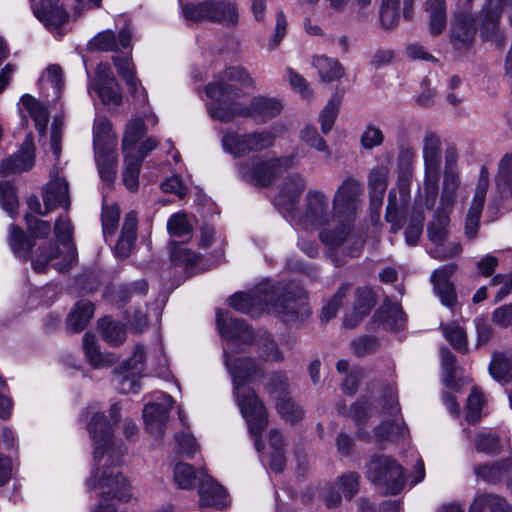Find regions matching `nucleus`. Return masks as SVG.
Instances as JSON below:
<instances>
[{
  "label": "nucleus",
  "instance_id": "nucleus-47",
  "mask_svg": "<svg viewBox=\"0 0 512 512\" xmlns=\"http://www.w3.org/2000/svg\"><path fill=\"white\" fill-rule=\"evenodd\" d=\"M95 91L104 105L116 107L122 103V94L116 79H110L107 83L95 84Z\"/></svg>",
  "mask_w": 512,
  "mask_h": 512
},
{
  "label": "nucleus",
  "instance_id": "nucleus-9",
  "mask_svg": "<svg viewBox=\"0 0 512 512\" xmlns=\"http://www.w3.org/2000/svg\"><path fill=\"white\" fill-rule=\"evenodd\" d=\"M367 477L392 495L399 493L404 486L402 467L388 456L373 457L368 464Z\"/></svg>",
  "mask_w": 512,
  "mask_h": 512
},
{
  "label": "nucleus",
  "instance_id": "nucleus-3",
  "mask_svg": "<svg viewBox=\"0 0 512 512\" xmlns=\"http://www.w3.org/2000/svg\"><path fill=\"white\" fill-rule=\"evenodd\" d=\"M252 83V78L242 68L233 67L221 72L205 87V94L210 99L207 104L210 117L223 123L232 122L237 117H251L264 123L280 114L283 106L277 99L255 97L248 106L239 102L240 87Z\"/></svg>",
  "mask_w": 512,
  "mask_h": 512
},
{
  "label": "nucleus",
  "instance_id": "nucleus-29",
  "mask_svg": "<svg viewBox=\"0 0 512 512\" xmlns=\"http://www.w3.org/2000/svg\"><path fill=\"white\" fill-rule=\"evenodd\" d=\"M512 6V0H488L483 9L482 30L486 36L494 35L498 29L501 14Z\"/></svg>",
  "mask_w": 512,
  "mask_h": 512
},
{
  "label": "nucleus",
  "instance_id": "nucleus-21",
  "mask_svg": "<svg viewBox=\"0 0 512 512\" xmlns=\"http://www.w3.org/2000/svg\"><path fill=\"white\" fill-rule=\"evenodd\" d=\"M33 13L49 30H57L68 20V14L58 0H43L39 7L32 5Z\"/></svg>",
  "mask_w": 512,
  "mask_h": 512
},
{
  "label": "nucleus",
  "instance_id": "nucleus-55",
  "mask_svg": "<svg viewBox=\"0 0 512 512\" xmlns=\"http://www.w3.org/2000/svg\"><path fill=\"white\" fill-rule=\"evenodd\" d=\"M376 301L374 293L370 288L363 287L356 290V300L354 304L355 313L360 317L366 316L374 307Z\"/></svg>",
  "mask_w": 512,
  "mask_h": 512
},
{
  "label": "nucleus",
  "instance_id": "nucleus-24",
  "mask_svg": "<svg viewBox=\"0 0 512 512\" xmlns=\"http://www.w3.org/2000/svg\"><path fill=\"white\" fill-rule=\"evenodd\" d=\"M132 39V31L124 28L118 34L107 30L97 34L91 41L90 46L99 51H119L121 48H128Z\"/></svg>",
  "mask_w": 512,
  "mask_h": 512
},
{
  "label": "nucleus",
  "instance_id": "nucleus-4",
  "mask_svg": "<svg viewBox=\"0 0 512 512\" xmlns=\"http://www.w3.org/2000/svg\"><path fill=\"white\" fill-rule=\"evenodd\" d=\"M229 303L235 310L252 317L263 310L276 313L284 322L301 320L310 313L305 292L294 284L261 283L251 294L235 293Z\"/></svg>",
  "mask_w": 512,
  "mask_h": 512
},
{
  "label": "nucleus",
  "instance_id": "nucleus-52",
  "mask_svg": "<svg viewBox=\"0 0 512 512\" xmlns=\"http://www.w3.org/2000/svg\"><path fill=\"white\" fill-rule=\"evenodd\" d=\"M278 131V126H273L271 130H262L249 133L251 144V153L259 152L261 150L270 148L275 141V134Z\"/></svg>",
  "mask_w": 512,
  "mask_h": 512
},
{
  "label": "nucleus",
  "instance_id": "nucleus-13",
  "mask_svg": "<svg viewBox=\"0 0 512 512\" xmlns=\"http://www.w3.org/2000/svg\"><path fill=\"white\" fill-rule=\"evenodd\" d=\"M288 379L285 374L273 373L266 385L267 392L276 400V409L286 421L297 422L303 417V410L287 397Z\"/></svg>",
  "mask_w": 512,
  "mask_h": 512
},
{
  "label": "nucleus",
  "instance_id": "nucleus-39",
  "mask_svg": "<svg viewBox=\"0 0 512 512\" xmlns=\"http://www.w3.org/2000/svg\"><path fill=\"white\" fill-rule=\"evenodd\" d=\"M98 330L102 338L110 345H120L126 339L125 326L108 317L99 320Z\"/></svg>",
  "mask_w": 512,
  "mask_h": 512
},
{
  "label": "nucleus",
  "instance_id": "nucleus-56",
  "mask_svg": "<svg viewBox=\"0 0 512 512\" xmlns=\"http://www.w3.org/2000/svg\"><path fill=\"white\" fill-rule=\"evenodd\" d=\"M184 243L171 244V260L176 265L185 267L194 266L199 260V256L192 250L186 248Z\"/></svg>",
  "mask_w": 512,
  "mask_h": 512
},
{
  "label": "nucleus",
  "instance_id": "nucleus-64",
  "mask_svg": "<svg viewBox=\"0 0 512 512\" xmlns=\"http://www.w3.org/2000/svg\"><path fill=\"white\" fill-rule=\"evenodd\" d=\"M502 503L497 495L483 494L474 499L470 505L469 512H494L492 508Z\"/></svg>",
  "mask_w": 512,
  "mask_h": 512
},
{
  "label": "nucleus",
  "instance_id": "nucleus-26",
  "mask_svg": "<svg viewBox=\"0 0 512 512\" xmlns=\"http://www.w3.org/2000/svg\"><path fill=\"white\" fill-rule=\"evenodd\" d=\"M490 376L505 385L512 381V350L495 351L488 366Z\"/></svg>",
  "mask_w": 512,
  "mask_h": 512
},
{
  "label": "nucleus",
  "instance_id": "nucleus-10",
  "mask_svg": "<svg viewBox=\"0 0 512 512\" xmlns=\"http://www.w3.org/2000/svg\"><path fill=\"white\" fill-rule=\"evenodd\" d=\"M297 224H301L304 228L309 227H322L329 225L331 222L335 229L333 222V214L331 215L329 209L328 196L321 190L310 189L305 196V209L301 214L296 210L295 217H292ZM330 229V227H328Z\"/></svg>",
  "mask_w": 512,
  "mask_h": 512
},
{
  "label": "nucleus",
  "instance_id": "nucleus-44",
  "mask_svg": "<svg viewBox=\"0 0 512 512\" xmlns=\"http://www.w3.org/2000/svg\"><path fill=\"white\" fill-rule=\"evenodd\" d=\"M141 157H133V154H124L123 183L130 191H136L139 186V173Z\"/></svg>",
  "mask_w": 512,
  "mask_h": 512
},
{
  "label": "nucleus",
  "instance_id": "nucleus-60",
  "mask_svg": "<svg viewBox=\"0 0 512 512\" xmlns=\"http://www.w3.org/2000/svg\"><path fill=\"white\" fill-rule=\"evenodd\" d=\"M475 447L479 452L497 454L500 451V441L495 434L479 433L475 439Z\"/></svg>",
  "mask_w": 512,
  "mask_h": 512
},
{
  "label": "nucleus",
  "instance_id": "nucleus-43",
  "mask_svg": "<svg viewBox=\"0 0 512 512\" xmlns=\"http://www.w3.org/2000/svg\"><path fill=\"white\" fill-rule=\"evenodd\" d=\"M379 321L388 329L398 330L405 324V314L397 304L381 307L377 313Z\"/></svg>",
  "mask_w": 512,
  "mask_h": 512
},
{
  "label": "nucleus",
  "instance_id": "nucleus-23",
  "mask_svg": "<svg viewBox=\"0 0 512 512\" xmlns=\"http://www.w3.org/2000/svg\"><path fill=\"white\" fill-rule=\"evenodd\" d=\"M43 201L46 211H51L57 207L67 209L70 206V199L66 180L58 176L52 177L44 189Z\"/></svg>",
  "mask_w": 512,
  "mask_h": 512
},
{
  "label": "nucleus",
  "instance_id": "nucleus-53",
  "mask_svg": "<svg viewBox=\"0 0 512 512\" xmlns=\"http://www.w3.org/2000/svg\"><path fill=\"white\" fill-rule=\"evenodd\" d=\"M120 216L119 206L113 204L105 206L102 211V230L106 241L108 237L113 236L118 227Z\"/></svg>",
  "mask_w": 512,
  "mask_h": 512
},
{
  "label": "nucleus",
  "instance_id": "nucleus-8",
  "mask_svg": "<svg viewBox=\"0 0 512 512\" xmlns=\"http://www.w3.org/2000/svg\"><path fill=\"white\" fill-rule=\"evenodd\" d=\"M295 154L272 158L245 161L238 165V173L242 179L261 186H267L284 170L292 167Z\"/></svg>",
  "mask_w": 512,
  "mask_h": 512
},
{
  "label": "nucleus",
  "instance_id": "nucleus-14",
  "mask_svg": "<svg viewBox=\"0 0 512 512\" xmlns=\"http://www.w3.org/2000/svg\"><path fill=\"white\" fill-rule=\"evenodd\" d=\"M306 187V181L300 174L285 178L274 199L275 206L281 211L295 217L299 198Z\"/></svg>",
  "mask_w": 512,
  "mask_h": 512
},
{
  "label": "nucleus",
  "instance_id": "nucleus-12",
  "mask_svg": "<svg viewBox=\"0 0 512 512\" xmlns=\"http://www.w3.org/2000/svg\"><path fill=\"white\" fill-rule=\"evenodd\" d=\"M145 359L144 347L137 344L133 349L132 356L115 371L113 382L121 393L138 391L139 380L144 372Z\"/></svg>",
  "mask_w": 512,
  "mask_h": 512
},
{
  "label": "nucleus",
  "instance_id": "nucleus-42",
  "mask_svg": "<svg viewBox=\"0 0 512 512\" xmlns=\"http://www.w3.org/2000/svg\"><path fill=\"white\" fill-rule=\"evenodd\" d=\"M313 65L318 70L323 81L331 82L341 78L344 74L339 62L325 56H317L313 59Z\"/></svg>",
  "mask_w": 512,
  "mask_h": 512
},
{
  "label": "nucleus",
  "instance_id": "nucleus-41",
  "mask_svg": "<svg viewBox=\"0 0 512 512\" xmlns=\"http://www.w3.org/2000/svg\"><path fill=\"white\" fill-rule=\"evenodd\" d=\"M147 132L145 123L142 119H132L126 127L123 139L122 150L124 154H133L136 150V144Z\"/></svg>",
  "mask_w": 512,
  "mask_h": 512
},
{
  "label": "nucleus",
  "instance_id": "nucleus-61",
  "mask_svg": "<svg viewBox=\"0 0 512 512\" xmlns=\"http://www.w3.org/2000/svg\"><path fill=\"white\" fill-rule=\"evenodd\" d=\"M483 403L484 396L482 392L473 388L467 399V420L469 422L474 423L480 419Z\"/></svg>",
  "mask_w": 512,
  "mask_h": 512
},
{
  "label": "nucleus",
  "instance_id": "nucleus-19",
  "mask_svg": "<svg viewBox=\"0 0 512 512\" xmlns=\"http://www.w3.org/2000/svg\"><path fill=\"white\" fill-rule=\"evenodd\" d=\"M34 159V143L32 136L29 134L24 140L20 151L1 163L0 173L6 176L27 171L34 165Z\"/></svg>",
  "mask_w": 512,
  "mask_h": 512
},
{
  "label": "nucleus",
  "instance_id": "nucleus-33",
  "mask_svg": "<svg viewBox=\"0 0 512 512\" xmlns=\"http://www.w3.org/2000/svg\"><path fill=\"white\" fill-rule=\"evenodd\" d=\"M495 184L502 197H512V153H506L498 162Z\"/></svg>",
  "mask_w": 512,
  "mask_h": 512
},
{
  "label": "nucleus",
  "instance_id": "nucleus-16",
  "mask_svg": "<svg viewBox=\"0 0 512 512\" xmlns=\"http://www.w3.org/2000/svg\"><path fill=\"white\" fill-rule=\"evenodd\" d=\"M456 269L457 265L451 263L436 269L431 275L434 293L441 303L449 308H453L457 304L455 287L450 280Z\"/></svg>",
  "mask_w": 512,
  "mask_h": 512
},
{
  "label": "nucleus",
  "instance_id": "nucleus-62",
  "mask_svg": "<svg viewBox=\"0 0 512 512\" xmlns=\"http://www.w3.org/2000/svg\"><path fill=\"white\" fill-rule=\"evenodd\" d=\"M350 289V285L343 284L340 286L333 298L323 307L321 317L324 321L333 318L342 304L343 298Z\"/></svg>",
  "mask_w": 512,
  "mask_h": 512
},
{
  "label": "nucleus",
  "instance_id": "nucleus-38",
  "mask_svg": "<svg viewBox=\"0 0 512 512\" xmlns=\"http://www.w3.org/2000/svg\"><path fill=\"white\" fill-rule=\"evenodd\" d=\"M167 230L171 236V244L185 243L191 238V225L183 213L173 214L167 222Z\"/></svg>",
  "mask_w": 512,
  "mask_h": 512
},
{
  "label": "nucleus",
  "instance_id": "nucleus-31",
  "mask_svg": "<svg viewBox=\"0 0 512 512\" xmlns=\"http://www.w3.org/2000/svg\"><path fill=\"white\" fill-rule=\"evenodd\" d=\"M95 151V161L103 181L110 184L116 177L117 153L116 148H104Z\"/></svg>",
  "mask_w": 512,
  "mask_h": 512
},
{
  "label": "nucleus",
  "instance_id": "nucleus-5",
  "mask_svg": "<svg viewBox=\"0 0 512 512\" xmlns=\"http://www.w3.org/2000/svg\"><path fill=\"white\" fill-rule=\"evenodd\" d=\"M363 187L359 180L347 177L337 188L333 197V222L335 229L323 228L319 233L321 242L329 247L343 244L347 246L350 256L359 255L364 241L353 230V221L359 209Z\"/></svg>",
  "mask_w": 512,
  "mask_h": 512
},
{
  "label": "nucleus",
  "instance_id": "nucleus-50",
  "mask_svg": "<svg viewBox=\"0 0 512 512\" xmlns=\"http://www.w3.org/2000/svg\"><path fill=\"white\" fill-rule=\"evenodd\" d=\"M113 63L117 68L118 74L125 80L129 90L135 96L138 93V80L134 76V66L128 57H113Z\"/></svg>",
  "mask_w": 512,
  "mask_h": 512
},
{
  "label": "nucleus",
  "instance_id": "nucleus-35",
  "mask_svg": "<svg viewBox=\"0 0 512 512\" xmlns=\"http://www.w3.org/2000/svg\"><path fill=\"white\" fill-rule=\"evenodd\" d=\"M21 104L35 122L40 135H44L49 121V112L46 107L29 94L21 97Z\"/></svg>",
  "mask_w": 512,
  "mask_h": 512
},
{
  "label": "nucleus",
  "instance_id": "nucleus-45",
  "mask_svg": "<svg viewBox=\"0 0 512 512\" xmlns=\"http://www.w3.org/2000/svg\"><path fill=\"white\" fill-rule=\"evenodd\" d=\"M201 470L196 471L190 464L179 462L175 465L173 479L179 489H191L196 481L199 482Z\"/></svg>",
  "mask_w": 512,
  "mask_h": 512
},
{
  "label": "nucleus",
  "instance_id": "nucleus-30",
  "mask_svg": "<svg viewBox=\"0 0 512 512\" xmlns=\"http://www.w3.org/2000/svg\"><path fill=\"white\" fill-rule=\"evenodd\" d=\"M416 158V151L411 146L400 147L397 162L401 173L398 178V184L400 192L404 197L408 196V186L412 177V165Z\"/></svg>",
  "mask_w": 512,
  "mask_h": 512
},
{
  "label": "nucleus",
  "instance_id": "nucleus-1",
  "mask_svg": "<svg viewBox=\"0 0 512 512\" xmlns=\"http://www.w3.org/2000/svg\"><path fill=\"white\" fill-rule=\"evenodd\" d=\"M216 323L225 339L224 358L227 370L233 379V391L242 416L254 437L257 451L263 448L260 436L268 426L267 412L263 402L253 389L247 386L262 376V369L251 358L237 357L244 347L251 343L253 333L240 319L229 318L223 311L217 310Z\"/></svg>",
  "mask_w": 512,
  "mask_h": 512
},
{
  "label": "nucleus",
  "instance_id": "nucleus-28",
  "mask_svg": "<svg viewBox=\"0 0 512 512\" xmlns=\"http://www.w3.org/2000/svg\"><path fill=\"white\" fill-rule=\"evenodd\" d=\"M83 350L87 361L95 369L110 367L117 361L115 354L102 353L95 336L89 333L83 336Z\"/></svg>",
  "mask_w": 512,
  "mask_h": 512
},
{
  "label": "nucleus",
  "instance_id": "nucleus-37",
  "mask_svg": "<svg viewBox=\"0 0 512 512\" xmlns=\"http://www.w3.org/2000/svg\"><path fill=\"white\" fill-rule=\"evenodd\" d=\"M221 142L223 149L235 157H243L251 153L249 133L239 134L230 131L223 135Z\"/></svg>",
  "mask_w": 512,
  "mask_h": 512
},
{
  "label": "nucleus",
  "instance_id": "nucleus-48",
  "mask_svg": "<svg viewBox=\"0 0 512 512\" xmlns=\"http://www.w3.org/2000/svg\"><path fill=\"white\" fill-rule=\"evenodd\" d=\"M58 254L59 249L54 244L50 243L39 246L31 257L33 269L39 273L44 272L49 262L55 259Z\"/></svg>",
  "mask_w": 512,
  "mask_h": 512
},
{
  "label": "nucleus",
  "instance_id": "nucleus-27",
  "mask_svg": "<svg viewBox=\"0 0 512 512\" xmlns=\"http://www.w3.org/2000/svg\"><path fill=\"white\" fill-rule=\"evenodd\" d=\"M476 33L475 19L470 14L456 16L451 28V40L456 48L469 45Z\"/></svg>",
  "mask_w": 512,
  "mask_h": 512
},
{
  "label": "nucleus",
  "instance_id": "nucleus-46",
  "mask_svg": "<svg viewBox=\"0 0 512 512\" xmlns=\"http://www.w3.org/2000/svg\"><path fill=\"white\" fill-rule=\"evenodd\" d=\"M341 103L342 94L336 93L330 98L326 106L322 109L319 115V121L323 134L326 135L331 131L337 118Z\"/></svg>",
  "mask_w": 512,
  "mask_h": 512
},
{
  "label": "nucleus",
  "instance_id": "nucleus-54",
  "mask_svg": "<svg viewBox=\"0 0 512 512\" xmlns=\"http://www.w3.org/2000/svg\"><path fill=\"white\" fill-rule=\"evenodd\" d=\"M425 215L421 210H414L405 231V240L408 245H416L422 235Z\"/></svg>",
  "mask_w": 512,
  "mask_h": 512
},
{
  "label": "nucleus",
  "instance_id": "nucleus-32",
  "mask_svg": "<svg viewBox=\"0 0 512 512\" xmlns=\"http://www.w3.org/2000/svg\"><path fill=\"white\" fill-rule=\"evenodd\" d=\"M93 145L94 150L116 148L117 146V138L112 130L111 123L104 117L95 119L93 126Z\"/></svg>",
  "mask_w": 512,
  "mask_h": 512
},
{
  "label": "nucleus",
  "instance_id": "nucleus-17",
  "mask_svg": "<svg viewBox=\"0 0 512 512\" xmlns=\"http://www.w3.org/2000/svg\"><path fill=\"white\" fill-rule=\"evenodd\" d=\"M174 404L173 398L168 394H162L161 403L146 404L143 409V418L147 430L155 435H162L169 411Z\"/></svg>",
  "mask_w": 512,
  "mask_h": 512
},
{
  "label": "nucleus",
  "instance_id": "nucleus-36",
  "mask_svg": "<svg viewBox=\"0 0 512 512\" xmlns=\"http://www.w3.org/2000/svg\"><path fill=\"white\" fill-rule=\"evenodd\" d=\"M450 212V210H442L439 207L436 210L433 220L427 227V234L432 243L441 244L445 241L449 233Z\"/></svg>",
  "mask_w": 512,
  "mask_h": 512
},
{
  "label": "nucleus",
  "instance_id": "nucleus-18",
  "mask_svg": "<svg viewBox=\"0 0 512 512\" xmlns=\"http://www.w3.org/2000/svg\"><path fill=\"white\" fill-rule=\"evenodd\" d=\"M198 495L201 507L223 509L228 503L225 489L204 470L199 477Z\"/></svg>",
  "mask_w": 512,
  "mask_h": 512
},
{
  "label": "nucleus",
  "instance_id": "nucleus-2",
  "mask_svg": "<svg viewBox=\"0 0 512 512\" xmlns=\"http://www.w3.org/2000/svg\"><path fill=\"white\" fill-rule=\"evenodd\" d=\"M85 414L91 415L87 430L94 443V459L99 461L107 454V462L113 466L105 468L100 476L93 473L88 479L89 486L97 482V487L102 490L99 505L94 512H116V502H126L131 497L127 479L115 470L126 453L124 445L113 439V425L119 420L120 407L117 403L111 406L109 420L101 412L96 411L95 407L87 408Z\"/></svg>",
  "mask_w": 512,
  "mask_h": 512
},
{
  "label": "nucleus",
  "instance_id": "nucleus-22",
  "mask_svg": "<svg viewBox=\"0 0 512 512\" xmlns=\"http://www.w3.org/2000/svg\"><path fill=\"white\" fill-rule=\"evenodd\" d=\"M474 471L476 476L485 482L500 483L506 481L508 489L512 492V458L476 466Z\"/></svg>",
  "mask_w": 512,
  "mask_h": 512
},
{
  "label": "nucleus",
  "instance_id": "nucleus-49",
  "mask_svg": "<svg viewBox=\"0 0 512 512\" xmlns=\"http://www.w3.org/2000/svg\"><path fill=\"white\" fill-rule=\"evenodd\" d=\"M384 140L385 136L383 131L373 122H369L365 125L359 138L360 145L365 150H372L381 146Z\"/></svg>",
  "mask_w": 512,
  "mask_h": 512
},
{
  "label": "nucleus",
  "instance_id": "nucleus-6",
  "mask_svg": "<svg viewBox=\"0 0 512 512\" xmlns=\"http://www.w3.org/2000/svg\"><path fill=\"white\" fill-rule=\"evenodd\" d=\"M422 157L424 163L423 202L432 209L439 195V176L442 163V142L440 136L427 130L422 139Z\"/></svg>",
  "mask_w": 512,
  "mask_h": 512
},
{
  "label": "nucleus",
  "instance_id": "nucleus-15",
  "mask_svg": "<svg viewBox=\"0 0 512 512\" xmlns=\"http://www.w3.org/2000/svg\"><path fill=\"white\" fill-rule=\"evenodd\" d=\"M384 409L387 414L392 417L391 420L383 421L380 426L375 429V438L377 441L395 440L404 437L406 433L405 424L399 419L400 408L397 403L396 395L390 390L385 395Z\"/></svg>",
  "mask_w": 512,
  "mask_h": 512
},
{
  "label": "nucleus",
  "instance_id": "nucleus-20",
  "mask_svg": "<svg viewBox=\"0 0 512 512\" xmlns=\"http://www.w3.org/2000/svg\"><path fill=\"white\" fill-rule=\"evenodd\" d=\"M54 232L58 242L63 244L67 250L63 262L56 263L55 268L65 271L76 262L77 258L76 248L71 242L73 226L70 219L63 216L59 217L55 222Z\"/></svg>",
  "mask_w": 512,
  "mask_h": 512
},
{
  "label": "nucleus",
  "instance_id": "nucleus-25",
  "mask_svg": "<svg viewBox=\"0 0 512 512\" xmlns=\"http://www.w3.org/2000/svg\"><path fill=\"white\" fill-rule=\"evenodd\" d=\"M137 215L134 211H129L121 229V234L114 247V253L118 258H127L134 247L137 237Z\"/></svg>",
  "mask_w": 512,
  "mask_h": 512
},
{
  "label": "nucleus",
  "instance_id": "nucleus-63",
  "mask_svg": "<svg viewBox=\"0 0 512 512\" xmlns=\"http://www.w3.org/2000/svg\"><path fill=\"white\" fill-rule=\"evenodd\" d=\"M444 335L450 344L458 351L465 352L466 335L464 330L456 324H450L444 327Z\"/></svg>",
  "mask_w": 512,
  "mask_h": 512
},
{
  "label": "nucleus",
  "instance_id": "nucleus-7",
  "mask_svg": "<svg viewBox=\"0 0 512 512\" xmlns=\"http://www.w3.org/2000/svg\"><path fill=\"white\" fill-rule=\"evenodd\" d=\"M183 16L193 22H215L232 26L238 22V8L232 0L205 1L186 4L182 8Z\"/></svg>",
  "mask_w": 512,
  "mask_h": 512
},
{
  "label": "nucleus",
  "instance_id": "nucleus-40",
  "mask_svg": "<svg viewBox=\"0 0 512 512\" xmlns=\"http://www.w3.org/2000/svg\"><path fill=\"white\" fill-rule=\"evenodd\" d=\"M94 315V305L90 301L81 300L76 303L68 316V325L74 331L83 330Z\"/></svg>",
  "mask_w": 512,
  "mask_h": 512
},
{
  "label": "nucleus",
  "instance_id": "nucleus-11",
  "mask_svg": "<svg viewBox=\"0 0 512 512\" xmlns=\"http://www.w3.org/2000/svg\"><path fill=\"white\" fill-rule=\"evenodd\" d=\"M461 186L458 167V151L454 146H448L444 154V171L439 208L452 211Z\"/></svg>",
  "mask_w": 512,
  "mask_h": 512
},
{
  "label": "nucleus",
  "instance_id": "nucleus-58",
  "mask_svg": "<svg viewBox=\"0 0 512 512\" xmlns=\"http://www.w3.org/2000/svg\"><path fill=\"white\" fill-rule=\"evenodd\" d=\"M398 4L399 0H383L380 9V22L383 28H393L398 20Z\"/></svg>",
  "mask_w": 512,
  "mask_h": 512
},
{
  "label": "nucleus",
  "instance_id": "nucleus-51",
  "mask_svg": "<svg viewBox=\"0 0 512 512\" xmlns=\"http://www.w3.org/2000/svg\"><path fill=\"white\" fill-rule=\"evenodd\" d=\"M430 13V30L434 35L440 34L446 27L444 0H433L428 8Z\"/></svg>",
  "mask_w": 512,
  "mask_h": 512
},
{
  "label": "nucleus",
  "instance_id": "nucleus-59",
  "mask_svg": "<svg viewBox=\"0 0 512 512\" xmlns=\"http://www.w3.org/2000/svg\"><path fill=\"white\" fill-rule=\"evenodd\" d=\"M300 139L318 151L329 153L325 140L319 135L314 126L306 125L300 132Z\"/></svg>",
  "mask_w": 512,
  "mask_h": 512
},
{
  "label": "nucleus",
  "instance_id": "nucleus-34",
  "mask_svg": "<svg viewBox=\"0 0 512 512\" xmlns=\"http://www.w3.org/2000/svg\"><path fill=\"white\" fill-rule=\"evenodd\" d=\"M8 244L16 257L27 261L30 257V251L35 245L25 232L18 226L11 225L8 236Z\"/></svg>",
  "mask_w": 512,
  "mask_h": 512
},
{
  "label": "nucleus",
  "instance_id": "nucleus-57",
  "mask_svg": "<svg viewBox=\"0 0 512 512\" xmlns=\"http://www.w3.org/2000/svg\"><path fill=\"white\" fill-rule=\"evenodd\" d=\"M388 165H376L368 174L369 190L386 191L388 186Z\"/></svg>",
  "mask_w": 512,
  "mask_h": 512
}]
</instances>
